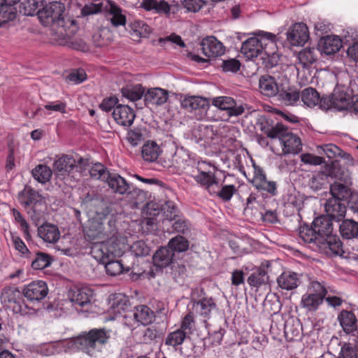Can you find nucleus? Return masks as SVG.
<instances>
[{
  "instance_id": "e2e57ef3",
  "label": "nucleus",
  "mask_w": 358,
  "mask_h": 358,
  "mask_svg": "<svg viewBox=\"0 0 358 358\" xmlns=\"http://www.w3.org/2000/svg\"><path fill=\"white\" fill-rule=\"evenodd\" d=\"M104 4L90 3L85 4L80 10V17H87L92 15H96L103 11Z\"/></svg>"
},
{
  "instance_id": "de8ad7c7",
  "label": "nucleus",
  "mask_w": 358,
  "mask_h": 358,
  "mask_svg": "<svg viewBox=\"0 0 358 358\" xmlns=\"http://www.w3.org/2000/svg\"><path fill=\"white\" fill-rule=\"evenodd\" d=\"M134 257L131 255H124L120 259V263L122 264V271H131L133 275H140L144 271L138 268L135 266L134 262Z\"/></svg>"
},
{
  "instance_id": "412c9836",
  "label": "nucleus",
  "mask_w": 358,
  "mask_h": 358,
  "mask_svg": "<svg viewBox=\"0 0 358 358\" xmlns=\"http://www.w3.org/2000/svg\"><path fill=\"white\" fill-rule=\"evenodd\" d=\"M278 95L285 105H296L301 101L300 92L296 88L289 87L286 83H281V88Z\"/></svg>"
},
{
  "instance_id": "6ab92c4d",
  "label": "nucleus",
  "mask_w": 358,
  "mask_h": 358,
  "mask_svg": "<svg viewBox=\"0 0 358 358\" xmlns=\"http://www.w3.org/2000/svg\"><path fill=\"white\" fill-rule=\"evenodd\" d=\"M327 217L331 221L340 222L346 214L345 204L335 199H329L325 203Z\"/></svg>"
},
{
  "instance_id": "ea45409f",
  "label": "nucleus",
  "mask_w": 358,
  "mask_h": 358,
  "mask_svg": "<svg viewBox=\"0 0 358 358\" xmlns=\"http://www.w3.org/2000/svg\"><path fill=\"white\" fill-rule=\"evenodd\" d=\"M43 6V0H24L20 4V12L24 15H38L41 7Z\"/></svg>"
},
{
  "instance_id": "4468645a",
  "label": "nucleus",
  "mask_w": 358,
  "mask_h": 358,
  "mask_svg": "<svg viewBox=\"0 0 358 358\" xmlns=\"http://www.w3.org/2000/svg\"><path fill=\"white\" fill-rule=\"evenodd\" d=\"M103 11L106 13L107 19L113 27H117L126 24L127 19L122 9L114 1H106L103 6Z\"/></svg>"
},
{
  "instance_id": "c756f323",
  "label": "nucleus",
  "mask_w": 358,
  "mask_h": 358,
  "mask_svg": "<svg viewBox=\"0 0 358 358\" xmlns=\"http://www.w3.org/2000/svg\"><path fill=\"white\" fill-rule=\"evenodd\" d=\"M174 253L168 247H162L153 255V262L157 267L164 268L171 264Z\"/></svg>"
},
{
  "instance_id": "0eeeda50",
  "label": "nucleus",
  "mask_w": 358,
  "mask_h": 358,
  "mask_svg": "<svg viewBox=\"0 0 358 358\" xmlns=\"http://www.w3.org/2000/svg\"><path fill=\"white\" fill-rule=\"evenodd\" d=\"M276 36L272 33L259 31L258 35L245 41L241 47V52L248 59L262 56L266 46L270 44L275 45Z\"/></svg>"
},
{
  "instance_id": "9b49d317",
  "label": "nucleus",
  "mask_w": 358,
  "mask_h": 358,
  "mask_svg": "<svg viewBox=\"0 0 358 358\" xmlns=\"http://www.w3.org/2000/svg\"><path fill=\"white\" fill-rule=\"evenodd\" d=\"M287 39L292 46H303L309 39L306 24L299 22L292 25L287 32Z\"/></svg>"
},
{
  "instance_id": "69168bd1",
  "label": "nucleus",
  "mask_w": 358,
  "mask_h": 358,
  "mask_svg": "<svg viewBox=\"0 0 358 358\" xmlns=\"http://www.w3.org/2000/svg\"><path fill=\"white\" fill-rule=\"evenodd\" d=\"M12 212L15 222L20 224V228L24 234L25 238H30L31 235L29 231V224L27 222L26 220L24 218V217L20 213L19 210L13 208L12 210Z\"/></svg>"
},
{
  "instance_id": "a878e982",
  "label": "nucleus",
  "mask_w": 358,
  "mask_h": 358,
  "mask_svg": "<svg viewBox=\"0 0 358 358\" xmlns=\"http://www.w3.org/2000/svg\"><path fill=\"white\" fill-rule=\"evenodd\" d=\"M168 92L162 88L149 89L145 92L144 100L146 104L162 105L168 100Z\"/></svg>"
},
{
  "instance_id": "e433bc0d",
  "label": "nucleus",
  "mask_w": 358,
  "mask_h": 358,
  "mask_svg": "<svg viewBox=\"0 0 358 358\" xmlns=\"http://www.w3.org/2000/svg\"><path fill=\"white\" fill-rule=\"evenodd\" d=\"M145 164L155 171H164L173 165L172 158H143Z\"/></svg>"
},
{
  "instance_id": "58836bf2",
  "label": "nucleus",
  "mask_w": 358,
  "mask_h": 358,
  "mask_svg": "<svg viewBox=\"0 0 358 358\" xmlns=\"http://www.w3.org/2000/svg\"><path fill=\"white\" fill-rule=\"evenodd\" d=\"M121 92L122 96L131 101H138L141 99L143 95L145 96V89L140 84L123 87L121 90Z\"/></svg>"
},
{
  "instance_id": "a19ab883",
  "label": "nucleus",
  "mask_w": 358,
  "mask_h": 358,
  "mask_svg": "<svg viewBox=\"0 0 358 358\" xmlns=\"http://www.w3.org/2000/svg\"><path fill=\"white\" fill-rule=\"evenodd\" d=\"M268 281L267 273L261 267L250 274L248 278V282L250 286L259 287L265 285Z\"/></svg>"
},
{
  "instance_id": "2eb2a0df",
  "label": "nucleus",
  "mask_w": 358,
  "mask_h": 358,
  "mask_svg": "<svg viewBox=\"0 0 358 358\" xmlns=\"http://www.w3.org/2000/svg\"><path fill=\"white\" fill-rule=\"evenodd\" d=\"M202 52L207 57H216L224 52V48L215 36L204 38L201 42Z\"/></svg>"
},
{
  "instance_id": "39448f33",
  "label": "nucleus",
  "mask_w": 358,
  "mask_h": 358,
  "mask_svg": "<svg viewBox=\"0 0 358 358\" xmlns=\"http://www.w3.org/2000/svg\"><path fill=\"white\" fill-rule=\"evenodd\" d=\"M111 331L106 328H94L83 332L74 338V345L90 357H96L108 344Z\"/></svg>"
},
{
  "instance_id": "052dcab7",
  "label": "nucleus",
  "mask_w": 358,
  "mask_h": 358,
  "mask_svg": "<svg viewBox=\"0 0 358 358\" xmlns=\"http://www.w3.org/2000/svg\"><path fill=\"white\" fill-rule=\"evenodd\" d=\"M110 173L104 165L101 163L94 164L90 170V174L92 178L101 179L105 181Z\"/></svg>"
},
{
  "instance_id": "5fc2aeb1",
  "label": "nucleus",
  "mask_w": 358,
  "mask_h": 358,
  "mask_svg": "<svg viewBox=\"0 0 358 358\" xmlns=\"http://www.w3.org/2000/svg\"><path fill=\"white\" fill-rule=\"evenodd\" d=\"M16 8L14 6L3 3L0 4V27L8 21L15 18Z\"/></svg>"
},
{
  "instance_id": "680f3d73",
  "label": "nucleus",
  "mask_w": 358,
  "mask_h": 358,
  "mask_svg": "<svg viewBox=\"0 0 358 358\" xmlns=\"http://www.w3.org/2000/svg\"><path fill=\"white\" fill-rule=\"evenodd\" d=\"M165 225L171 226L173 232H178L183 234H187L190 231L189 227L187 222L185 220L180 218V217H178L173 222H171V223H167Z\"/></svg>"
},
{
  "instance_id": "9d476101",
  "label": "nucleus",
  "mask_w": 358,
  "mask_h": 358,
  "mask_svg": "<svg viewBox=\"0 0 358 358\" xmlns=\"http://www.w3.org/2000/svg\"><path fill=\"white\" fill-rule=\"evenodd\" d=\"M110 242L105 243V241L94 243L91 247L92 256L99 262L103 264L106 261L110 259V257L120 256L122 251L120 248L116 249L115 245Z\"/></svg>"
},
{
  "instance_id": "f3484780",
  "label": "nucleus",
  "mask_w": 358,
  "mask_h": 358,
  "mask_svg": "<svg viewBox=\"0 0 358 358\" xmlns=\"http://www.w3.org/2000/svg\"><path fill=\"white\" fill-rule=\"evenodd\" d=\"M213 104L220 110H226L229 116H238L244 111L243 108L236 106L234 99L229 96L216 97L213 99Z\"/></svg>"
},
{
  "instance_id": "6e6552de",
  "label": "nucleus",
  "mask_w": 358,
  "mask_h": 358,
  "mask_svg": "<svg viewBox=\"0 0 358 358\" xmlns=\"http://www.w3.org/2000/svg\"><path fill=\"white\" fill-rule=\"evenodd\" d=\"M324 158H300L301 162L310 165H322L324 164V172L327 176L334 178L345 184H352L349 171L341 164L340 160H334L326 162Z\"/></svg>"
},
{
  "instance_id": "49530a36",
  "label": "nucleus",
  "mask_w": 358,
  "mask_h": 358,
  "mask_svg": "<svg viewBox=\"0 0 358 358\" xmlns=\"http://www.w3.org/2000/svg\"><path fill=\"white\" fill-rule=\"evenodd\" d=\"M319 155H324L326 157H350L349 154L343 152L334 144H328L317 147Z\"/></svg>"
},
{
  "instance_id": "bb28decb",
  "label": "nucleus",
  "mask_w": 358,
  "mask_h": 358,
  "mask_svg": "<svg viewBox=\"0 0 358 358\" xmlns=\"http://www.w3.org/2000/svg\"><path fill=\"white\" fill-rule=\"evenodd\" d=\"M338 225L339 232L343 239L351 240L358 237V222L352 219H342Z\"/></svg>"
},
{
  "instance_id": "3c124183",
  "label": "nucleus",
  "mask_w": 358,
  "mask_h": 358,
  "mask_svg": "<svg viewBox=\"0 0 358 358\" xmlns=\"http://www.w3.org/2000/svg\"><path fill=\"white\" fill-rule=\"evenodd\" d=\"M52 258L47 253L38 252L31 262V267L34 269H43L51 264Z\"/></svg>"
},
{
  "instance_id": "7c9ffc66",
  "label": "nucleus",
  "mask_w": 358,
  "mask_h": 358,
  "mask_svg": "<svg viewBox=\"0 0 358 358\" xmlns=\"http://www.w3.org/2000/svg\"><path fill=\"white\" fill-rule=\"evenodd\" d=\"M93 291L87 287H83L75 290L71 297V301L75 305L84 307L91 302Z\"/></svg>"
},
{
  "instance_id": "6e6d98bb",
  "label": "nucleus",
  "mask_w": 358,
  "mask_h": 358,
  "mask_svg": "<svg viewBox=\"0 0 358 358\" xmlns=\"http://www.w3.org/2000/svg\"><path fill=\"white\" fill-rule=\"evenodd\" d=\"M252 183L256 189L266 192L273 196L277 193L275 182L268 181L266 180V178L259 182L257 180H252Z\"/></svg>"
},
{
  "instance_id": "1a4fd4ad",
  "label": "nucleus",
  "mask_w": 358,
  "mask_h": 358,
  "mask_svg": "<svg viewBox=\"0 0 358 358\" xmlns=\"http://www.w3.org/2000/svg\"><path fill=\"white\" fill-rule=\"evenodd\" d=\"M327 294L325 286L318 281H312L308 286V292L301 297V306L310 312L315 311L323 303Z\"/></svg>"
},
{
  "instance_id": "cd10ccee",
  "label": "nucleus",
  "mask_w": 358,
  "mask_h": 358,
  "mask_svg": "<svg viewBox=\"0 0 358 358\" xmlns=\"http://www.w3.org/2000/svg\"><path fill=\"white\" fill-rule=\"evenodd\" d=\"M215 308L216 303L211 297L203 298L197 301L193 302V310L204 318H209L212 310Z\"/></svg>"
},
{
  "instance_id": "473e14b6",
  "label": "nucleus",
  "mask_w": 358,
  "mask_h": 358,
  "mask_svg": "<svg viewBox=\"0 0 358 358\" xmlns=\"http://www.w3.org/2000/svg\"><path fill=\"white\" fill-rule=\"evenodd\" d=\"M84 158H79L78 161L75 158H58L54 162V167L58 172H71L78 164H81Z\"/></svg>"
},
{
  "instance_id": "4c0bfd02",
  "label": "nucleus",
  "mask_w": 358,
  "mask_h": 358,
  "mask_svg": "<svg viewBox=\"0 0 358 358\" xmlns=\"http://www.w3.org/2000/svg\"><path fill=\"white\" fill-rule=\"evenodd\" d=\"M33 178L39 183L45 184L52 178V172L46 165L38 164L31 171Z\"/></svg>"
},
{
  "instance_id": "79ce46f5",
  "label": "nucleus",
  "mask_w": 358,
  "mask_h": 358,
  "mask_svg": "<svg viewBox=\"0 0 358 358\" xmlns=\"http://www.w3.org/2000/svg\"><path fill=\"white\" fill-rule=\"evenodd\" d=\"M20 299L21 292L16 287H6L1 292V300L3 303H17Z\"/></svg>"
},
{
  "instance_id": "37998d69",
  "label": "nucleus",
  "mask_w": 358,
  "mask_h": 358,
  "mask_svg": "<svg viewBox=\"0 0 358 358\" xmlns=\"http://www.w3.org/2000/svg\"><path fill=\"white\" fill-rule=\"evenodd\" d=\"M315 52V48H305L299 52L298 59L302 68H307L316 61Z\"/></svg>"
},
{
  "instance_id": "8fccbe9b",
  "label": "nucleus",
  "mask_w": 358,
  "mask_h": 358,
  "mask_svg": "<svg viewBox=\"0 0 358 358\" xmlns=\"http://www.w3.org/2000/svg\"><path fill=\"white\" fill-rule=\"evenodd\" d=\"M329 185L328 176L323 171L322 173L314 176L309 182L310 187L314 191L327 188Z\"/></svg>"
},
{
  "instance_id": "c9c22d12",
  "label": "nucleus",
  "mask_w": 358,
  "mask_h": 358,
  "mask_svg": "<svg viewBox=\"0 0 358 358\" xmlns=\"http://www.w3.org/2000/svg\"><path fill=\"white\" fill-rule=\"evenodd\" d=\"M351 184L334 182L330 185L331 199H335L340 201L347 200L350 194L348 186Z\"/></svg>"
},
{
  "instance_id": "13d9d810",
  "label": "nucleus",
  "mask_w": 358,
  "mask_h": 358,
  "mask_svg": "<svg viewBox=\"0 0 358 358\" xmlns=\"http://www.w3.org/2000/svg\"><path fill=\"white\" fill-rule=\"evenodd\" d=\"M116 256H113L110 257V259L106 261L103 264L105 265V268L106 273L110 275H117L122 273V264H121L120 259L115 260V257Z\"/></svg>"
},
{
  "instance_id": "72a5a7b5",
  "label": "nucleus",
  "mask_w": 358,
  "mask_h": 358,
  "mask_svg": "<svg viewBox=\"0 0 358 358\" xmlns=\"http://www.w3.org/2000/svg\"><path fill=\"white\" fill-rule=\"evenodd\" d=\"M181 106L189 111L204 108L208 105L206 99L199 96H185L181 100Z\"/></svg>"
},
{
  "instance_id": "f8f14e48",
  "label": "nucleus",
  "mask_w": 358,
  "mask_h": 358,
  "mask_svg": "<svg viewBox=\"0 0 358 358\" xmlns=\"http://www.w3.org/2000/svg\"><path fill=\"white\" fill-rule=\"evenodd\" d=\"M140 7L147 11L154 10L156 13L170 15L176 13L180 6L177 3H169L164 0H142Z\"/></svg>"
},
{
  "instance_id": "b1692460",
  "label": "nucleus",
  "mask_w": 358,
  "mask_h": 358,
  "mask_svg": "<svg viewBox=\"0 0 358 358\" xmlns=\"http://www.w3.org/2000/svg\"><path fill=\"white\" fill-rule=\"evenodd\" d=\"M318 46L322 53L327 55H333L340 50L342 41L337 36H327L320 40Z\"/></svg>"
},
{
  "instance_id": "603ef678",
  "label": "nucleus",
  "mask_w": 358,
  "mask_h": 358,
  "mask_svg": "<svg viewBox=\"0 0 358 358\" xmlns=\"http://www.w3.org/2000/svg\"><path fill=\"white\" fill-rule=\"evenodd\" d=\"M186 336V333L183 332V330L177 329L168 334L165 345L176 348L183 343Z\"/></svg>"
},
{
  "instance_id": "4be33fe9",
  "label": "nucleus",
  "mask_w": 358,
  "mask_h": 358,
  "mask_svg": "<svg viewBox=\"0 0 358 358\" xmlns=\"http://www.w3.org/2000/svg\"><path fill=\"white\" fill-rule=\"evenodd\" d=\"M132 316L137 324L144 326L151 324L155 319V312L145 305L136 306Z\"/></svg>"
},
{
  "instance_id": "2f4dec72",
  "label": "nucleus",
  "mask_w": 358,
  "mask_h": 358,
  "mask_svg": "<svg viewBox=\"0 0 358 358\" xmlns=\"http://www.w3.org/2000/svg\"><path fill=\"white\" fill-rule=\"evenodd\" d=\"M338 320L346 334L353 333L357 330V319L352 312L343 310L338 315Z\"/></svg>"
},
{
  "instance_id": "5701e85b",
  "label": "nucleus",
  "mask_w": 358,
  "mask_h": 358,
  "mask_svg": "<svg viewBox=\"0 0 358 358\" xmlns=\"http://www.w3.org/2000/svg\"><path fill=\"white\" fill-rule=\"evenodd\" d=\"M259 87L263 94L273 96L278 94L281 84L277 83L274 77L270 75H264L259 78Z\"/></svg>"
},
{
  "instance_id": "ddd939ff",
  "label": "nucleus",
  "mask_w": 358,
  "mask_h": 358,
  "mask_svg": "<svg viewBox=\"0 0 358 358\" xmlns=\"http://www.w3.org/2000/svg\"><path fill=\"white\" fill-rule=\"evenodd\" d=\"M48 293L46 283L42 280L34 281L23 289V294L30 301H40L43 299Z\"/></svg>"
},
{
  "instance_id": "f704fd0d",
  "label": "nucleus",
  "mask_w": 358,
  "mask_h": 358,
  "mask_svg": "<svg viewBox=\"0 0 358 358\" xmlns=\"http://www.w3.org/2000/svg\"><path fill=\"white\" fill-rule=\"evenodd\" d=\"M301 101L306 106L313 108L320 102V94L313 87L305 88L301 92Z\"/></svg>"
},
{
  "instance_id": "864d4df0",
  "label": "nucleus",
  "mask_w": 358,
  "mask_h": 358,
  "mask_svg": "<svg viewBox=\"0 0 358 358\" xmlns=\"http://www.w3.org/2000/svg\"><path fill=\"white\" fill-rule=\"evenodd\" d=\"M143 157H159L162 153L160 146L154 141H148L141 150Z\"/></svg>"
},
{
  "instance_id": "774afa93",
  "label": "nucleus",
  "mask_w": 358,
  "mask_h": 358,
  "mask_svg": "<svg viewBox=\"0 0 358 358\" xmlns=\"http://www.w3.org/2000/svg\"><path fill=\"white\" fill-rule=\"evenodd\" d=\"M221 67L224 72L236 73L240 69L241 63L236 59H229L224 60Z\"/></svg>"
},
{
  "instance_id": "4d7b16f0",
  "label": "nucleus",
  "mask_w": 358,
  "mask_h": 358,
  "mask_svg": "<svg viewBox=\"0 0 358 358\" xmlns=\"http://www.w3.org/2000/svg\"><path fill=\"white\" fill-rule=\"evenodd\" d=\"M163 210L164 215L165 216V218L163 220L164 224L171 223L178 217H179L178 215V209L176 206L174 205L173 202L171 201H168L165 203L163 207Z\"/></svg>"
},
{
  "instance_id": "f257e3e1",
  "label": "nucleus",
  "mask_w": 358,
  "mask_h": 358,
  "mask_svg": "<svg viewBox=\"0 0 358 358\" xmlns=\"http://www.w3.org/2000/svg\"><path fill=\"white\" fill-rule=\"evenodd\" d=\"M333 231L331 219L326 215H321L314 219L311 226H301L299 228V236L313 250L329 256H343L345 252L342 242Z\"/></svg>"
},
{
  "instance_id": "c85d7f7f",
  "label": "nucleus",
  "mask_w": 358,
  "mask_h": 358,
  "mask_svg": "<svg viewBox=\"0 0 358 358\" xmlns=\"http://www.w3.org/2000/svg\"><path fill=\"white\" fill-rule=\"evenodd\" d=\"M38 236L45 242L56 243L59 237L60 232L55 224L45 223L38 228Z\"/></svg>"
},
{
  "instance_id": "423d86ee",
  "label": "nucleus",
  "mask_w": 358,
  "mask_h": 358,
  "mask_svg": "<svg viewBox=\"0 0 358 358\" xmlns=\"http://www.w3.org/2000/svg\"><path fill=\"white\" fill-rule=\"evenodd\" d=\"M19 203L27 210L31 219L36 222L41 217V212L38 208L45 204V197L29 185H25L17 194Z\"/></svg>"
},
{
  "instance_id": "a211bd4d",
  "label": "nucleus",
  "mask_w": 358,
  "mask_h": 358,
  "mask_svg": "<svg viewBox=\"0 0 358 358\" xmlns=\"http://www.w3.org/2000/svg\"><path fill=\"white\" fill-rule=\"evenodd\" d=\"M333 106L338 110H349L352 103V96L344 87H337L333 94Z\"/></svg>"
},
{
  "instance_id": "0e129e2a",
  "label": "nucleus",
  "mask_w": 358,
  "mask_h": 358,
  "mask_svg": "<svg viewBox=\"0 0 358 358\" xmlns=\"http://www.w3.org/2000/svg\"><path fill=\"white\" fill-rule=\"evenodd\" d=\"M131 251L136 257H143L149 255L150 249L143 241H138L132 244Z\"/></svg>"
},
{
  "instance_id": "393cba45",
  "label": "nucleus",
  "mask_w": 358,
  "mask_h": 358,
  "mask_svg": "<svg viewBox=\"0 0 358 358\" xmlns=\"http://www.w3.org/2000/svg\"><path fill=\"white\" fill-rule=\"evenodd\" d=\"M278 286L285 290L296 289L300 284V275L291 271H285L277 278Z\"/></svg>"
},
{
  "instance_id": "bf43d9fd",
  "label": "nucleus",
  "mask_w": 358,
  "mask_h": 358,
  "mask_svg": "<svg viewBox=\"0 0 358 358\" xmlns=\"http://www.w3.org/2000/svg\"><path fill=\"white\" fill-rule=\"evenodd\" d=\"M145 129L136 128L127 133V141L133 146H136L145 139Z\"/></svg>"
},
{
  "instance_id": "09e8293b",
  "label": "nucleus",
  "mask_w": 358,
  "mask_h": 358,
  "mask_svg": "<svg viewBox=\"0 0 358 358\" xmlns=\"http://www.w3.org/2000/svg\"><path fill=\"white\" fill-rule=\"evenodd\" d=\"M194 179L201 185L205 186L209 192H210V189L213 185H217L215 176L210 171H201L199 174L194 177Z\"/></svg>"
},
{
  "instance_id": "a18cd8bd",
  "label": "nucleus",
  "mask_w": 358,
  "mask_h": 358,
  "mask_svg": "<svg viewBox=\"0 0 358 358\" xmlns=\"http://www.w3.org/2000/svg\"><path fill=\"white\" fill-rule=\"evenodd\" d=\"M168 248L173 253L174 252H182L188 250L189 241L182 236H176L169 241Z\"/></svg>"
},
{
  "instance_id": "f03ea898",
  "label": "nucleus",
  "mask_w": 358,
  "mask_h": 358,
  "mask_svg": "<svg viewBox=\"0 0 358 358\" xmlns=\"http://www.w3.org/2000/svg\"><path fill=\"white\" fill-rule=\"evenodd\" d=\"M90 213L93 222L88 231V236L93 239L99 238L115 243L119 241L118 231L116 227V219L114 215L110 214V210L106 206L103 201L94 199L92 201Z\"/></svg>"
},
{
  "instance_id": "20e7f679",
  "label": "nucleus",
  "mask_w": 358,
  "mask_h": 358,
  "mask_svg": "<svg viewBox=\"0 0 358 358\" xmlns=\"http://www.w3.org/2000/svg\"><path fill=\"white\" fill-rule=\"evenodd\" d=\"M257 127L268 137L272 138L271 144H279L285 155H297L302 148L301 141L296 134L290 132L282 124H278L269 127L267 122H259Z\"/></svg>"
},
{
  "instance_id": "dca6fc26",
  "label": "nucleus",
  "mask_w": 358,
  "mask_h": 358,
  "mask_svg": "<svg viewBox=\"0 0 358 358\" xmlns=\"http://www.w3.org/2000/svg\"><path fill=\"white\" fill-rule=\"evenodd\" d=\"M113 117L118 124L130 127L135 119V113L128 106L118 104L113 110Z\"/></svg>"
},
{
  "instance_id": "7ed1b4c3",
  "label": "nucleus",
  "mask_w": 358,
  "mask_h": 358,
  "mask_svg": "<svg viewBox=\"0 0 358 358\" xmlns=\"http://www.w3.org/2000/svg\"><path fill=\"white\" fill-rule=\"evenodd\" d=\"M64 10L63 3L50 2L38 12V19L43 25L50 27L59 36L69 38L77 32L78 25L76 20L64 16Z\"/></svg>"
},
{
  "instance_id": "c03bdc74",
  "label": "nucleus",
  "mask_w": 358,
  "mask_h": 358,
  "mask_svg": "<svg viewBox=\"0 0 358 358\" xmlns=\"http://www.w3.org/2000/svg\"><path fill=\"white\" fill-rule=\"evenodd\" d=\"M131 30L133 34L136 36L147 38L151 33L150 27L144 22L140 20H134L130 24Z\"/></svg>"
},
{
  "instance_id": "aec40b11",
  "label": "nucleus",
  "mask_w": 358,
  "mask_h": 358,
  "mask_svg": "<svg viewBox=\"0 0 358 358\" xmlns=\"http://www.w3.org/2000/svg\"><path fill=\"white\" fill-rule=\"evenodd\" d=\"M106 182L115 193L122 195L131 193V185L117 173H110Z\"/></svg>"
},
{
  "instance_id": "338daca9",
  "label": "nucleus",
  "mask_w": 358,
  "mask_h": 358,
  "mask_svg": "<svg viewBox=\"0 0 358 358\" xmlns=\"http://www.w3.org/2000/svg\"><path fill=\"white\" fill-rule=\"evenodd\" d=\"M338 358H358V351L353 347L352 343H345L340 351Z\"/></svg>"
}]
</instances>
